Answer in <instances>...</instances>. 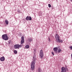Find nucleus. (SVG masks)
Here are the masks:
<instances>
[{
  "instance_id": "obj_18",
  "label": "nucleus",
  "mask_w": 72,
  "mask_h": 72,
  "mask_svg": "<svg viewBox=\"0 0 72 72\" xmlns=\"http://www.w3.org/2000/svg\"><path fill=\"white\" fill-rule=\"evenodd\" d=\"M51 54H53V55H54V52H52Z\"/></svg>"
},
{
  "instance_id": "obj_23",
  "label": "nucleus",
  "mask_w": 72,
  "mask_h": 72,
  "mask_svg": "<svg viewBox=\"0 0 72 72\" xmlns=\"http://www.w3.org/2000/svg\"><path fill=\"white\" fill-rule=\"evenodd\" d=\"M71 1H72V0H71Z\"/></svg>"
},
{
  "instance_id": "obj_20",
  "label": "nucleus",
  "mask_w": 72,
  "mask_h": 72,
  "mask_svg": "<svg viewBox=\"0 0 72 72\" xmlns=\"http://www.w3.org/2000/svg\"><path fill=\"white\" fill-rule=\"evenodd\" d=\"M11 41L9 40V41H8V42H9L8 43H9V44H10V43H11Z\"/></svg>"
},
{
  "instance_id": "obj_22",
  "label": "nucleus",
  "mask_w": 72,
  "mask_h": 72,
  "mask_svg": "<svg viewBox=\"0 0 72 72\" xmlns=\"http://www.w3.org/2000/svg\"><path fill=\"white\" fill-rule=\"evenodd\" d=\"M70 49H72V46H71L70 47Z\"/></svg>"
},
{
  "instance_id": "obj_15",
  "label": "nucleus",
  "mask_w": 72,
  "mask_h": 72,
  "mask_svg": "<svg viewBox=\"0 0 72 72\" xmlns=\"http://www.w3.org/2000/svg\"><path fill=\"white\" fill-rule=\"evenodd\" d=\"M29 21H31V20H32V18H31V17L29 16Z\"/></svg>"
},
{
  "instance_id": "obj_14",
  "label": "nucleus",
  "mask_w": 72,
  "mask_h": 72,
  "mask_svg": "<svg viewBox=\"0 0 72 72\" xmlns=\"http://www.w3.org/2000/svg\"><path fill=\"white\" fill-rule=\"evenodd\" d=\"M62 51V50L61 49H58V53H60V52H61Z\"/></svg>"
},
{
  "instance_id": "obj_13",
  "label": "nucleus",
  "mask_w": 72,
  "mask_h": 72,
  "mask_svg": "<svg viewBox=\"0 0 72 72\" xmlns=\"http://www.w3.org/2000/svg\"><path fill=\"white\" fill-rule=\"evenodd\" d=\"M29 16H27L26 18V19L27 21H29Z\"/></svg>"
},
{
  "instance_id": "obj_11",
  "label": "nucleus",
  "mask_w": 72,
  "mask_h": 72,
  "mask_svg": "<svg viewBox=\"0 0 72 72\" xmlns=\"http://www.w3.org/2000/svg\"><path fill=\"white\" fill-rule=\"evenodd\" d=\"M5 22L6 24H9V22L7 20H6L5 21Z\"/></svg>"
},
{
  "instance_id": "obj_10",
  "label": "nucleus",
  "mask_w": 72,
  "mask_h": 72,
  "mask_svg": "<svg viewBox=\"0 0 72 72\" xmlns=\"http://www.w3.org/2000/svg\"><path fill=\"white\" fill-rule=\"evenodd\" d=\"M41 69L40 68H39L37 70V72H41Z\"/></svg>"
},
{
  "instance_id": "obj_19",
  "label": "nucleus",
  "mask_w": 72,
  "mask_h": 72,
  "mask_svg": "<svg viewBox=\"0 0 72 72\" xmlns=\"http://www.w3.org/2000/svg\"><path fill=\"white\" fill-rule=\"evenodd\" d=\"M48 6L49 8H50L51 7V4H48Z\"/></svg>"
},
{
  "instance_id": "obj_5",
  "label": "nucleus",
  "mask_w": 72,
  "mask_h": 72,
  "mask_svg": "<svg viewBox=\"0 0 72 72\" xmlns=\"http://www.w3.org/2000/svg\"><path fill=\"white\" fill-rule=\"evenodd\" d=\"M14 46L15 49H19V48H21L22 46L19 44H16Z\"/></svg>"
},
{
  "instance_id": "obj_1",
  "label": "nucleus",
  "mask_w": 72,
  "mask_h": 72,
  "mask_svg": "<svg viewBox=\"0 0 72 72\" xmlns=\"http://www.w3.org/2000/svg\"><path fill=\"white\" fill-rule=\"evenodd\" d=\"M33 58V61L31 63V69H32V70H33L34 69L35 64V63H36V62L35 61V60H36V57L35 56H34Z\"/></svg>"
},
{
  "instance_id": "obj_9",
  "label": "nucleus",
  "mask_w": 72,
  "mask_h": 72,
  "mask_svg": "<svg viewBox=\"0 0 72 72\" xmlns=\"http://www.w3.org/2000/svg\"><path fill=\"white\" fill-rule=\"evenodd\" d=\"M1 61H4L5 60V58L4 57H2L0 58Z\"/></svg>"
},
{
  "instance_id": "obj_6",
  "label": "nucleus",
  "mask_w": 72,
  "mask_h": 72,
  "mask_svg": "<svg viewBox=\"0 0 72 72\" xmlns=\"http://www.w3.org/2000/svg\"><path fill=\"white\" fill-rule=\"evenodd\" d=\"M66 70L67 71H68V68H65L64 67L62 68V71L61 72H66Z\"/></svg>"
},
{
  "instance_id": "obj_8",
  "label": "nucleus",
  "mask_w": 72,
  "mask_h": 72,
  "mask_svg": "<svg viewBox=\"0 0 72 72\" xmlns=\"http://www.w3.org/2000/svg\"><path fill=\"white\" fill-rule=\"evenodd\" d=\"M53 50L54 51L55 53H57V51H58V48L57 47L54 48H53Z\"/></svg>"
},
{
  "instance_id": "obj_7",
  "label": "nucleus",
  "mask_w": 72,
  "mask_h": 72,
  "mask_svg": "<svg viewBox=\"0 0 72 72\" xmlns=\"http://www.w3.org/2000/svg\"><path fill=\"white\" fill-rule=\"evenodd\" d=\"M24 37L23 36L21 37V44H23L24 42Z\"/></svg>"
},
{
  "instance_id": "obj_2",
  "label": "nucleus",
  "mask_w": 72,
  "mask_h": 72,
  "mask_svg": "<svg viewBox=\"0 0 72 72\" xmlns=\"http://www.w3.org/2000/svg\"><path fill=\"white\" fill-rule=\"evenodd\" d=\"M55 37L56 40L57 42H61V43H62V42H63V40H60V37H59V36H58V35L56 34V35Z\"/></svg>"
},
{
  "instance_id": "obj_17",
  "label": "nucleus",
  "mask_w": 72,
  "mask_h": 72,
  "mask_svg": "<svg viewBox=\"0 0 72 72\" xmlns=\"http://www.w3.org/2000/svg\"><path fill=\"white\" fill-rule=\"evenodd\" d=\"M14 52L15 53V54H17V51L16 50H14Z\"/></svg>"
},
{
  "instance_id": "obj_12",
  "label": "nucleus",
  "mask_w": 72,
  "mask_h": 72,
  "mask_svg": "<svg viewBox=\"0 0 72 72\" xmlns=\"http://www.w3.org/2000/svg\"><path fill=\"white\" fill-rule=\"evenodd\" d=\"M25 48L26 49H28L30 48V46L28 45H26L25 46Z\"/></svg>"
},
{
  "instance_id": "obj_4",
  "label": "nucleus",
  "mask_w": 72,
  "mask_h": 72,
  "mask_svg": "<svg viewBox=\"0 0 72 72\" xmlns=\"http://www.w3.org/2000/svg\"><path fill=\"white\" fill-rule=\"evenodd\" d=\"M39 57L41 59H42L44 57V53H43V51H42V50L40 51Z\"/></svg>"
},
{
  "instance_id": "obj_21",
  "label": "nucleus",
  "mask_w": 72,
  "mask_h": 72,
  "mask_svg": "<svg viewBox=\"0 0 72 72\" xmlns=\"http://www.w3.org/2000/svg\"><path fill=\"white\" fill-rule=\"evenodd\" d=\"M48 40L49 41H50V38H48Z\"/></svg>"
},
{
  "instance_id": "obj_3",
  "label": "nucleus",
  "mask_w": 72,
  "mask_h": 72,
  "mask_svg": "<svg viewBox=\"0 0 72 72\" xmlns=\"http://www.w3.org/2000/svg\"><path fill=\"white\" fill-rule=\"evenodd\" d=\"M2 38L4 40H8V35L7 34H4L2 36Z\"/></svg>"
},
{
  "instance_id": "obj_16",
  "label": "nucleus",
  "mask_w": 72,
  "mask_h": 72,
  "mask_svg": "<svg viewBox=\"0 0 72 72\" xmlns=\"http://www.w3.org/2000/svg\"><path fill=\"white\" fill-rule=\"evenodd\" d=\"M29 41L31 42L32 41V38H30L28 39Z\"/></svg>"
}]
</instances>
